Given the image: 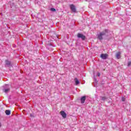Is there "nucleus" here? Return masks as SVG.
Segmentation results:
<instances>
[{"label":"nucleus","instance_id":"nucleus-1","mask_svg":"<svg viewBox=\"0 0 131 131\" xmlns=\"http://www.w3.org/2000/svg\"><path fill=\"white\" fill-rule=\"evenodd\" d=\"M107 33H108V30L106 29L104 31H102L98 34V38L99 40H102L103 36H106V35H107Z\"/></svg>","mask_w":131,"mask_h":131},{"label":"nucleus","instance_id":"nucleus-2","mask_svg":"<svg viewBox=\"0 0 131 131\" xmlns=\"http://www.w3.org/2000/svg\"><path fill=\"white\" fill-rule=\"evenodd\" d=\"M3 91L4 93H8L10 92V85L6 84L5 85L3 86Z\"/></svg>","mask_w":131,"mask_h":131},{"label":"nucleus","instance_id":"nucleus-3","mask_svg":"<svg viewBox=\"0 0 131 131\" xmlns=\"http://www.w3.org/2000/svg\"><path fill=\"white\" fill-rule=\"evenodd\" d=\"M77 37L78 38H81L82 40H85V38H86V37H85V36L79 33L77 34Z\"/></svg>","mask_w":131,"mask_h":131},{"label":"nucleus","instance_id":"nucleus-4","mask_svg":"<svg viewBox=\"0 0 131 131\" xmlns=\"http://www.w3.org/2000/svg\"><path fill=\"white\" fill-rule=\"evenodd\" d=\"M70 8L72 11L73 12V13H76V8L75 7V6L73 4H71L70 5Z\"/></svg>","mask_w":131,"mask_h":131},{"label":"nucleus","instance_id":"nucleus-5","mask_svg":"<svg viewBox=\"0 0 131 131\" xmlns=\"http://www.w3.org/2000/svg\"><path fill=\"white\" fill-rule=\"evenodd\" d=\"M100 57L101 59H103V60H106L108 57V54H101L100 55Z\"/></svg>","mask_w":131,"mask_h":131},{"label":"nucleus","instance_id":"nucleus-6","mask_svg":"<svg viewBox=\"0 0 131 131\" xmlns=\"http://www.w3.org/2000/svg\"><path fill=\"white\" fill-rule=\"evenodd\" d=\"M60 114H61V116H62V117L63 118H66V117L67 116V114H66V113H65V112L61 111L60 112Z\"/></svg>","mask_w":131,"mask_h":131},{"label":"nucleus","instance_id":"nucleus-7","mask_svg":"<svg viewBox=\"0 0 131 131\" xmlns=\"http://www.w3.org/2000/svg\"><path fill=\"white\" fill-rule=\"evenodd\" d=\"M5 63L7 67H11V66H12V64H11V61L9 60L5 61Z\"/></svg>","mask_w":131,"mask_h":131},{"label":"nucleus","instance_id":"nucleus-8","mask_svg":"<svg viewBox=\"0 0 131 131\" xmlns=\"http://www.w3.org/2000/svg\"><path fill=\"white\" fill-rule=\"evenodd\" d=\"M121 53L120 52H117L116 54V57L117 59H120V55H121Z\"/></svg>","mask_w":131,"mask_h":131},{"label":"nucleus","instance_id":"nucleus-9","mask_svg":"<svg viewBox=\"0 0 131 131\" xmlns=\"http://www.w3.org/2000/svg\"><path fill=\"white\" fill-rule=\"evenodd\" d=\"M76 85H77V84H79V81L78 80V79H77V78H75L74 79Z\"/></svg>","mask_w":131,"mask_h":131},{"label":"nucleus","instance_id":"nucleus-10","mask_svg":"<svg viewBox=\"0 0 131 131\" xmlns=\"http://www.w3.org/2000/svg\"><path fill=\"white\" fill-rule=\"evenodd\" d=\"M5 113H6V115H10V114H11V111H10V110H6L5 111Z\"/></svg>","mask_w":131,"mask_h":131},{"label":"nucleus","instance_id":"nucleus-11","mask_svg":"<svg viewBox=\"0 0 131 131\" xmlns=\"http://www.w3.org/2000/svg\"><path fill=\"white\" fill-rule=\"evenodd\" d=\"M89 98H90V97L88 96H83L81 97L80 99H89Z\"/></svg>","mask_w":131,"mask_h":131},{"label":"nucleus","instance_id":"nucleus-12","mask_svg":"<svg viewBox=\"0 0 131 131\" xmlns=\"http://www.w3.org/2000/svg\"><path fill=\"white\" fill-rule=\"evenodd\" d=\"M80 102H81V104H83L84 103V102H85V99H81Z\"/></svg>","mask_w":131,"mask_h":131},{"label":"nucleus","instance_id":"nucleus-13","mask_svg":"<svg viewBox=\"0 0 131 131\" xmlns=\"http://www.w3.org/2000/svg\"><path fill=\"white\" fill-rule=\"evenodd\" d=\"M50 11H51V12H56V9H55L54 8H51L50 9Z\"/></svg>","mask_w":131,"mask_h":131},{"label":"nucleus","instance_id":"nucleus-14","mask_svg":"<svg viewBox=\"0 0 131 131\" xmlns=\"http://www.w3.org/2000/svg\"><path fill=\"white\" fill-rule=\"evenodd\" d=\"M130 65H131V61H128V63H127L128 67H129V66H130Z\"/></svg>","mask_w":131,"mask_h":131},{"label":"nucleus","instance_id":"nucleus-15","mask_svg":"<svg viewBox=\"0 0 131 131\" xmlns=\"http://www.w3.org/2000/svg\"><path fill=\"white\" fill-rule=\"evenodd\" d=\"M100 75H101V74H100V73H97V76H100Z\"/></svg>","mask_w":131,"mask_h":131},{"label":"nucleus","instance_id":"nucleus-16","mask_svg":"<svg viewBox=\"0 0 131 131\" xmlns=\"http://www.w3.org/2000/svg\"><path fill=\"white\" fill-rule=\"evenodd\" d=\"M122 102H124V101H125V99H122Z\"/></svg>","mask_w":131,"mask_h":131},{"label":"nucleus","instance_id":"nucleus-17","mask_svg":"<svg viewBox=\"0 0 131 131\" xmlns=\"http://www.w3.org/2000/svg\"><path fill=\"white\" fill-rule=\"evenodd\" d=\"M94 80H95L96 81H98L97 80V79L96 78V77H94Z\"/></svg>","mask_w":131,"mask_h":131},{"label":"nucleus","instance_id":"nucleus-18","mask_svg":"<svg viewBox=\"0 0 131 131\" xmlns=\"http://www.w3.org/2000/svg\"><path fill=\"white\" fill-rule=\"evenodd\" d=\"M30 116L31 117H33V115H32V114H30Z\"/></svg>","mask_w":131,"mask_h":131},{"label":"nucleus","instance_id":"nucleus-19","mask_svg":"<svg viewBox=\"0 0 131 131\" xmlns=\"http://www.w3.org/2000/svg\"><path fill=\"white\" fill-rule=\"evenodd\" d=\"M102 99H106V97H101Z\"/></svg>","mask_w":131,"mask_h":131},{"label":"nucleus","instance_id":"nucleus-20","mask_svg":"<svg viewBox=\"0 0 131 131\" xmlns=\"http://www.w3.org/2000/svg\"><path fill=\"white\" fill-rule=\"evenodd\" d=\"M2 126V124L0 123V127Z\"/></svg>","mask_w":131,"mask_h":131},{"label":"nucleus","instance_id":"nucleus-21","mask_svg":"<svg viewBox=\"0 0 131 131\" xmlns=\"http://www.w3.org/2000/svg\"><path fill=\"white\" fill-rule=\"evenodd\" d=\"M122 99H124V98L122 97Z\"/></svg>","mask_w":131,"mask_h":131}]
</instances>
